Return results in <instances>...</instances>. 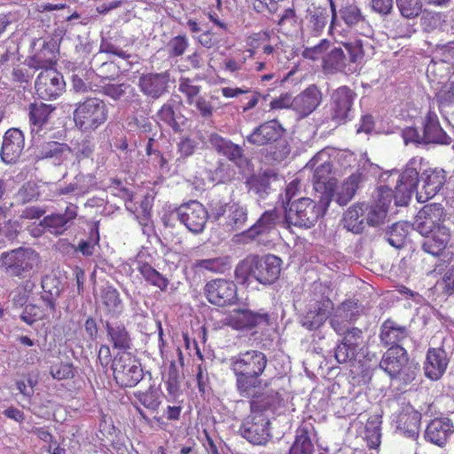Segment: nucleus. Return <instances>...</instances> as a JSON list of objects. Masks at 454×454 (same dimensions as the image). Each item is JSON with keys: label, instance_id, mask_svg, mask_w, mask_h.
I'll return each mask as SVG.
<instances>
[{"label": "nucleus", "instance_id": "f257e3e1", "mask_svg": "<svg viewBox=\"0 0 454 454\" xmlns=\"http://www.w3.org/2000/svg\"><path fill=\"white\" fill-rule=\"evenodd\" d=\"M268 364L264 353L255 349L241 351L229 359V368L235 377V387L239 396L253 395L262 386V376Z\"/></svg>", "mask_w": 454, "mask_h": 454}, {"label": "nucleus", "instance_id": "f03ea898", "mask_svg": "<svg viewBox=\"0 0 454 454\" xmlns=\"http://www.w3.org/2000/svg\"><path fill=\"white\" fill-rule=\"evenodd\" d=\"M333 148L326 147L314 155V209L317 216L326 213L333 200L337 178L333 170Z\"/></svg>", "mask_w": 454, "mask_h": 454}, {"label": "nucleus", "instance_id": "7ed1b4c3", "mask_svg": "<svg viewBox=\"0 0 454 454\" xmlns=\"http://www.w3.org/2000/svg\"><path fill=\"white\" fill-rule=\"evenodd\" d=\"M281 270L282 260L277 255L250 254L237 265L235 277L242 284L254 278L258 283L268 286L278 279Z\"/></svg>", "mask_w": 454, "mask_h": 454}, {"label": "nucleus", "instance_id": "20e7f679", "mask_svg": "<svg viewBox=\"0 0 454 454\" xmlns=\"http://www.w3.org/2000/svg\"><path fill=\"white\" fill-rule=\"evenodd\" d=\"M402 137L406 145H450L451 137L446 134L440 125L437 114L428 111L421 121V126L407 127L403 129Z\"/></svg>", "mask_w": 454, "mask_h": 454}, {"label": "nucleus", "instance_id": "39448f33", "mask_svg": "<svg viewBox=\"0 0 454 454\" xmlns=\"http://www.w3.org/2000/svg\"><path fill=\"white\" fill-rule=\"evenodd\" d=\"M75 127L82 132L90 133L108 119L106 104L98 98H89L76 105L74 111Z\"/></svg>", "mask_w": 454, "mask_h": 454}, {"label": "nucleus", "instance_id": "423d86ee", "mask_svg": "<svg viewBox=\"0 0 454 454\" xmlns=\"http://www.w3.org/2000/svg\"><path fill=\"white\" fill-rule=\"evenodd\" d=\"M115 383L121 388L134 387L144 378L139 359L130 352L120 351L111 364Z\"/></svg>", "mask_w": 454, "mask_h": 454}, {"label": "nucleus", "instance_id": "0eeeda50", "mask_svg": "<svg viewBox=\"0 0 454 454\" xmlns=\"http://www.w3.org/2000/svg\"><path fill=\"white\" fill-rule=\"evenodd\" d=\"M223 322L235 331L250 332L270 325V316L263 309L255 311L247 308H238L230 310Z\"/></svg>", "mask_w": 454, "mask_h": 454}, {"label": "nucleus", "instance_id": "6e6552de", "mask_svg": "<svg viewBox=\"0 0 454 454\" xmlns=\"http://www.w3.org/2000/svg\"><path fill=\"white\" fill-rule=\"evenodd\" d=\"M422 161V158L411 159L398 175L395 185L396 205H406L412 193L420 191L419 185L421 183Z\"/></svg>", "mask_w": 454, "mask_h": 454}, {"label": "nucleus", "instance_id": "1a4fd4ad", "mask_svg": "<svg viewBox=\"0 0 454 454\" xmlns=\"http://www.w3.org/2000/svg\"><path fill=\"white\" fill-rule=\"evenodd\" d=\"M36 254L31 249L18 248L4 252L0 257V269L12 278H25L34 268Z\"/></svg>", "mask_w": 454, "mask_h": 454}, {"label": "nucleus", "instance_id": "9d476101", "mask_svg": "<svg viewBox=\"0 0 454 454\" xmlns=\"http://www.w3.org/2000/svg\"><path fill=\"white\" fill-rule=\"evenodd\" d=\"M204 294L209 303L219 307L234 305L239 300L236 284L225 278H215L207 282Z\"/></svg>", "mask_w": 454, "mask_h": 454}, {"label": "nucleus", "instance_id": "9b49d317", "mask_svg": "<svg viewBox=\"0 0 454 454\" xmlns=\"http://www.w3.org/2000/svg\"><path fill=\"white\" fill-rule=\"evenodd\" d=\"M239 433L254 445H265L270 439V419L266 414L250 412L243 420Z\"/></svg>", "mask_w": 454, "mask_h": 454}, {"label": "nucleus", "instance_id": "f8f14e48", "mask_svg": "<svg viewBox=\"0 0 454 454\" xmlns=\"http://www.w3.org/2000/svg\"><path fill=\"white\" fill-rule=\"evenodd\" d=\"M356 94L347 86L338 88L332 95V124L328 125L331 130L338 124L344 123L353 117V103Z\"/></svg>", "mask_w": 454, "mask_h": 454}, {"label": "nucleus", "instance_id": "ddd939ff", "mask_svg": "<svg viewBox=\"0 0 454 454\" xmlns=\"http://www.w3.org/2000/svg\"><path fill=\"white\" fill-rule=\"evenodd\" d=\"M444 208L440 203H431L424 206L415 216L412 230L421 235H427L438 228H444Z\"/></svg>", "mask_w": 454, "mask_h": 454}, {"label": "nucleus", "instance_id": "4468645a", "mask_svg": "<svg viewBox=\"0 0 454 454\" xmlns=\"http://www.w3.org/2000/svg\"><path fill=\"white\" fill-rule=\"evenodd\" d=\"M77 208L76 205L70 204L64 214L45 215L38 226L31 231L32 234L39 236L43 231H47L55 236L62 235L67 230L69 223L76 218Z\"/></svg>", "mask_w": 454, "mask_h": 454}, {"label": "nucleus", "instance_id": "2eb2a0df", "mask_svg": "<svg viewBox=\"0 0 454 454\" xmlns=\"http://www.w3.org/2000/svg\"><path fill=\"white\" fill-rule=\"evenodd\" d=\"M63 75L56 68L43 70L35 80V90L39 98L51 100L59 97L65 90Z\"/></svg>", "mask_w": 454, "mask_h": 454}, {"label": "nucleus", "instance_id": "dca6fc26", "mask_svg": "<svg viewBox=\"0 0 454 454\" xmlns=\"http://www.w3.org/2000/svg\"><path fill=\"white\" fill-rule=\"evenodd\" d=\"M176 214L179 221L193 233L202 232L208 219L207 210L197 200L181 205Z\"/></svg>", "mask_w": 454, "mask_h": 454}, {"label": "nucleus", "instance_id": "f3484780", "mask_svg": "<svg viewBox=\"0 0 454 454\" xmlns=\"http://www.w3.org/2000/svg\"><path fill=\"white\" fill-rule=\"evenodd\" d=\"M170 73L164 71L160 73L142 74L138 79V88L146 97L158 99L168 92Z\"/></svg>", "mask_w": 454, "mask_h": 454}, {"label": "nucleus", "instance_id": "a211bd4d", "mask_svg": "<svg viewBox=\"0 0 454 454\" xmlns=\"http://www.w3.org/2000/svg\"><path fill=\"white\" fill-rule=\"evenodd\" d=\"M446 172L442 168L422 169L421 187L417 191L419 202H426L434 197L446 183Z\"/></svg>", "mask_w": 454, "mask_h": 454}, {"label": "nucleus", "instance_id": "6ab92c4d", "mask_svg": "<svg viewBox=\"0 0 454 454\" xmlns=\"http://www.w3.org/2000/svg\"><path fill=\"white\" fill-rule=\"evenodd\" d=\"M367 181V175L364 169L358 168L348 176L333 192L335 201L340 206H346L355 197L356 192L361 189Z\"/></svg>", "mask_w": 454, "mask_h": 454}, {"label": "nucleus", "instance_id": "aec40b11", "mask_svg": "<svg viewBox=\"0 0 454 454\" xmlns=\"http://www.w3.org/2000/svg\"><path fill=\"white\" fill-rule=\"evenodd\" d=\"M25 146L24 135L19 129H8L3 140L1 158L6 163H14L20 157Z\"/></svg>", "mask_w": 454, "mask_h": 454}, {"label": "nucleus", "instance_id": "412c9836", "mask_svg": "<svg viewBox=\"0 0 454 454\" xmlns=\"http://www.w3.org/2000/svg\"><path fill=\"white\" fill-rule=\"evenodd\" d=\"M260 389L255 388L253 395L243 396L250 398V412L255 414H265L269 411L274 412L282 403L279 393L275 390L260 392Z\"/></svg>", "mask_w": 454, "mask_h": 454}, {"label": "nucleus", "instance_id": "4be33fe9", "mask_svg": "<svg viewBox=\"0 0 454 454\" xmlns=\"http://www.w3.org/2000/svg\"><path fill=\"white\" fill-rule=\"evenodd\" d=\"M284 129L275 120L265 121L247 137L249 144L262 146L271 145L281 138Z\"/></svg>", "mask_w": 454, "mask_h": 454}, {"label": "nucleus", "instance_id": "5701e85b", "mask_svg": "<svg viewBox=\"0 0 454 454\" xmlns=\"http://www.w3.org/2000/svg\"><path fill=\"white\" fill-rule=\"evenodd\" d=\"M310 203L311 200L309 198H300L292 202L286 212V224L306 229L310 228L312 226V221L309 217L312 213V208L309 207Z\"/></svg>", "mask_w": 454, "mask_h": 454}, {"label": "nucleus", "instance_id": "b1692460", "mask_svg": "<svg viewBox=\"0 0 454 454\" xmlns=\"http://www.w3.org/2000/svg\"><path fill=\"white\" fill-rule=\"evenodd\" d=\"M454 433V425L448 418H437L430 421L425 431V439L443 447Z\"/></svg>", "mask_w": 454, "mask_h": 454}, {"label": "nucleus", "instance_id": "393cba45", "mask_svg": "<svg viewBox=\"0 0 454 454\" xmlns=\"http://www.w3.org/2000/svg\"><path fill=\"white\" fill-rule=\"evenodd\" d=\"M449 364L447 353L442 348H430L424 363V373L431 380H438L444 374Z\"/></svg>", "mask_w": 454, "mask_h": 454}, {"label": "nucleus", "instance_id": "a878e982", "mask_svg": "<svg viewBox=\"0 0 454 454\" xmlns=\"http://www.w3.org/2000/svg\"><path fill=\"white\" fill-rule=\"evenodd\" d=\"M409 358L407 351L400 345L390 347L383 355L380 367L384 370L390 378H395L396 373L407 363Z\"/></svg>", "mask_w": 454, "mask_h": 454}, {"label": "nucleus", "instance_id": "bb28decb", "mask_svg": "<svg viewBox=\"0 0 454 454\" xmlns=\"http://www.w3.org/2000/svg\"><path fill=\"white\" fill-rule=\"evenodd\" d=\"M424 237L421 242V247L426 252L434 256H439L446 248L450 240V231L448 228H438L434 231Z\"/></svg>", "mask_w": 454, "mask_h": 454}, {"label": "nucleus", "instance_id": "cd10ccee", "mask_svg": "<svg viewBox=\"0 0 454 454\" xmlns=\"http://www.w3.org/2000/svg\"><path fill=\"white\" fill-rule=\"evenodd\" d=\"M195 273L205 274L207 272L213 274H223L231 269V261L230 256H218L207 259L196 260L192 266Z\"/></svg>", "mask_w": 454, "mask_h": 454}, {"label": "nucleus", "instance_id": "c85d7f7f", "mask_svg": "<svg viewBox=\"0 0 454 454\" xmlns=\"http://www.w3.org/2000/svg\"><path fill=\"white\" fill-rule=\"evenodd\" d=\"M406 326L398 325L392 319L385 320L380 325V339L385 347H393L408 337Z\"/></svg>", "mask_w": 454, "mask_h": 454}, {"label": "nucleus", "instance_id": "c756f323", "mask_svg": "<svg viewBox=\"0 0 454 454\" xmlns=\"http://www.w3.org/2000/svg\"><path fill=\"white\" fill-rule=\"evenodd\" d=\"M209 143L218 153L227 157L231 161L237 162L243 157V149L239 145L221 137L217 133L210 135Z\"/></svg>", "mask_w": 454, "mask_h": 454}, {"label": "nucleus", "instance_id": "7c9ffc66", "mask_svg": "<svg viewBox=\"0 0 454 454\" xmlns=\"http://www.w3.org/2000/svg\"><path fill=\"white\" fill-rule=\"evenodd\" d=\"M278 218L279 213L276 208L267 210L244 232V235L254 239L262 234L268 233L276 227Z\"/></svg>", "mask_w": 454, "mask_h": 454}, {"label": "nucleus", "instance_id": "2f4dec72", "mask_svg": "<svg viewBox=\"0 0 454 454\" xmlns=\"http://www.w3.org/2000/svg\"><path fill=\"white\" fill-rule=\"evenodd\" d=\"M344 227L355 234L362 233L365 229V216L363 211V203H356L350 207L342 218Z\"/></svg>", "mask_w": 454, "mask_h": 454}, {"label": "nucleus", "instance_id": "473e14b6", "mask_svg": "<svg viewBox=\"0 0 454 454\" xmlns=\"http://www.w3.org/2000/svg\"><path fill=\"white\" fill-rule=\"evenodd\" d=\"M340 18L344 23L358 31L361 28L360 34H366L370 32V27L365 20V18L361 12V10L355 4H348L343 6L340 10Z\"/></svg>", "mask_w": 454, "mask_h": 454}, {"label": "nucleus", "instance_id": "72a5a7b5", "mask_svg": "<svg viewBox=\"0 0 454 454\" xmlns=\"http://www.w3.org/2000/svg\"><path fill=\"white\" fill-rule=\"evenodd\" d=\"M55 107L43 102H35L29 105V121L32 131H39L48 121Z\"/></svg>", "mask_w": 454, "mask_h": 454}, {"label": "nucleus", "instance_id": "f704fd0d", "mask_svg": "<svg viewBox=\"0 0 454 454\" xmlns=\"http://www.w3.org/2000/svg\"><path fill=\"white\" fill-rule=\"evenodd\" d=\"M100 299L106 313L118 317L123 309L120 294L113 286H107L101 290Z\"/></svg>", "mask_w": 454, "mask_h": 454}, {"label": "nucleus", "instance_id": "c9c22d12", "mask_svg": "<svg viewBox=\"0 0 454 454\" xmlns=\"http://www.w3.org/2000/svg\"><path fill=\"white\" fill-rule=\"evenodd\" d=\"M106 332L113 344V347L117 349L126 351L130 348L131 339L129 332L122 324L110 325L106 323Z\"/></svg>", "mask_w": 454, "mask_h": 454}, {"label": "nucleus", "instance_id": "e433bc0d", "mask_svg": "<svg viewBox=\"0 0 454 454\" xmlns=\"http://www.w3.org/2000/svg\"><path fill=\"white\" fill-rule=\"evenodd\" d=\"M411 230L412 225L407 222L395 223L386 231V239L392 247L401 248Z\"/></svg>", "mask_w": 454, "mask_h": 454}, {"label": "nucleus", "instance_id": "4c0bfd02", "mask_svg": "<svg viewBox=\"0 0 454 454\" xmlns=\"http://www.w3.org/2000/svg\"><path fill=\"white\" fill-rule=\"evenodd\" d=\"M319 61L325 73H334L345 67L346 56L342 49L333 47L325 55L321 56Z\"/></svg>", "mask_w": 454, "mask_h": 454}, {"label": "nucleus", "instance_id": "58836bf2", "mask_svg": "<svg viewBox=\"0 0 454 454\" xmlns=\"http://www.w3.org/2000/svg\"><path fill=\"white\" fill-rule=\"evenodd\" d=\"M247 219L248 210L246 206L238 202L231 203L229 206L225 224L231 231L241 230L246 225Z\"/></svg>", "mask_w": 454, "mask_h": 454}, {"label": "nucleus", "instance_id": "ea45409f", "mask_svg": "<svg viewBox=\"0 0 454 454\" xmlns=\"http://www.w3.org/2000/svg\"><path fill=\"white\" fill-rule=\"evenodd\" d=\"M69 146L65 143L57 141L43 142L35 148V157L38 160L60 159L63 154L69 152Z\"/></svg>", "mask_w": 454, "mask_h": 454}, {"label": "nucleus", "instance_id": "a19ab883", "mask_svg": "<svg viewBox=\"0 0 454 454\" xmlns=\"http://www.w3.org/2000/svg\"><path fill=\"white\" fill-rule=\"evenodd\" d=\"M137 269L147 283L160 288L161 291L167 290L168 280L151 264L139 262Z\"/></svg>", "mask_w": 454, "mask_h": 454}, {"label": "nucleus", "instance_id": "79ce46f5", "mask_svg": "<svg viewBox=\"0 0 454 454\" xmlns=\"http://www.w3.org/2000/svg\"><path fill=\"white\" fill-rule=\"evenodd\" d=\"M381 419L379 416H372L365 424L364 439L371 449H375L380 444Z\"/></svg>", "mask_w": 454, "mask_h": 454}, {"label": "nucleus", "instance_id": "37998d69", "mask_svg": "<svg viewBox=\"0 0 454 454\" xmlns=\"http://www.w3.org/2000/svg\"><path fill=\"white\" fill-rule=\"evenodd\" d=\"M363 211L365 216V226L376 227L385 223L387 211L384 209V206L363 203Z\"/></svg>", "mask_w": 454, "mask_h": 454}, {"label": "nucleus", "instance_id": "c03bdc74", "mask_svg": "<svg viewBox=\"0 0 454 454\" xmlns=\"http://www.w3.org/2000/svg\"><path fill=\"white\" fill-rule=\"evenodd\" d=\"M290 153L288 143L279 138L277 142L270 145L267 149L265 159L270 164L279 163L283 161Z\"/></svg>", "mask_w": 454, "mask_h": 454}, {"label": "nucleus", "instance_id": "a18cd8bd", "mask_svg": "<svg viewBox=\"0 0 454 454\" xmlns=\"http://www.w3.org/2000/svg\"><path fill=\"white\" fill-rule=\"evenodd\" d=\"M288 454H312V441L309 431L299 428Z\"/></svg>", "mask_w": 454, "mask_h": 454}, {"label": "nucleus", "instance_id": "49530a36", "mask_svg": "<svg viewBox=\"0 0 454 454\" xmlns=\"http://www.w3.org/2000/svg\"><path fill=\"white\" fill-rule=\"evenodd\" d=\"M293 107L301 118L307 117L312 113V89L310 87L293 98Z\"/></svg>", "mask_w": 454, "mask_h": 454}, {"label": "nucleus", "instance_id": "de8ad7c7", "mask_svg": "<svg viewBox=\"0 0 454 454\" xmlns=\"http://www.w3.org/2000/svg\"><path fill=\"white\" fill-rule=\"evenodd\" d=\"M48 55L53 56L52 51L46 48L40 50L34 56L29 58L28 66L36 70L55 68L56 61L51 57H48Z\"/></svg>", "mask_w": 454, "mask_h": 454}, {"label": "nucleus", "instance_id": "09e8293b", "mask_svg": "<svg viewBox=\"0 0 454 454\" xmlns=\"http://www.w3.org/2000/svg\"><path fill=\"white\" fill-rule=\"evenodd\" d=\"M400 14L405 19L417 18L422 12L421 0H395Z\"/></svg>", "mask_w": 454, "mask_h": 454}, {"label": "nucleus", "instance_id": "8fccbe9b", "mask_svg": "<svg viewBox=\"0 0 454 454\" xmlns=\"http://www.w3.org/2000/svg\"><path fill=\"white\" fill-rule=\"evenodd\" d=\"M50 374L54 380H73L76 374V369L70 362H59L51 365Z\"/></svg>", "mask_w": 454, "mask_h": 454}, {"label": "nucleus", "instance_id": "3c124183", "mask_svg": "<svg viewBox=\"0 0 454 454\" xmlns=\"http://www.w3.org/2000/svg\"><path fill=\"white\" fill-rule=\"evenodd\" d=\"M189 47V39L185 35H178L172 37L168 44L167 51L169 58L183 56Z\"/></svg>", "mask_w": 454, "mask_h": 454}, {"label": "nucleus", "instance_id": "603ef678", "mask_svg": "<svg viewBox=\"0 0 454 454\" xmlns=\"http://www.w3.org/2000/svg\"><path fill=\"white\" fill-rule=\"evenodd\" d=\"M16 197L21 204L37 200L40 197L39 187L34 182H27L19 189Z\"/></svg>", "mask_w": 454, "mask_h": 454}, {"label": "nucleus", "instance_id": "864d4df0", "mask_svg": "<svg viewBox=\"0 0 454 454\" xmlns=\"http://www.w3.org/2000/svg\"><path fill=\"white\" fill-rule=\"evenodd\" d=\"M48 316L45 309L35 304H27L20 314V319L32 325L34 323L44 319Z\"/></svg>", "mask_w": 454, "mask_h": 454}, {"label": "nucleus", "instance_id": "5fc2aeb1", "mask_svg": "<svg viewBox=\"0 0 454 454\" xmlns=\"http://www.w3.org/2000/svg\"><path fill=\"white\" fill-rule=\"evenodd\" d=\"M134 396L144 405L146 409L151 411H157L160 404V396L156 390L149 388L148 390L137 391L134 393Z\"/></svg>", "mask_w": 454, "mask_h": 454}, {"label": "nucleus", "instance_id": "6e6d98bb", "mask_svg": "<svg viewBox=\"0 0 454 454\" xmlns=\"http://www.w3.org/2000/svg\"><path fill=\"white\" fill-rule=\"evenodd\" d=\"M333 309V303L328 297H323L317 301L314 307V325H321L325 322Z\"/></svg>", "mask_w": 454, "mask_h": 454}, {"label": "nucleus", "instance_id": "4d7b16f0", "mask_svg": "<svg viewBox=\"0 0 454 454\" xmlns=\"http://www.w3.org/2000/svg\"><path fill=\"white\" fill-rule=\"evenodd\" d=\"M435 289L444 296L454 294V264L443 273L435 284Z\"/></svg>", "mask_w": 454, "mask_h": 454}, {"label": "nucleus", "instance_id": "13d9d810", "mask_svg": "<svg viewBox=\"0 0 454 454\" xmlns=\"http://www.w3.org/2000/svg\"><path fill=\"white\" fill-rule=\"evenodd\" d=\"M34 287L35 284L30 280H26L19 285L12 292L13 304L20 307L25 305Z\"/></svg>", "mask_w": 454, "mask_h": 454}, {"label": "nucleus", "instance_id": "bf43d9fd", "mask_svg": "<svg viewBox=\"0 0 454 454\" xmlns=\"http://www.w3.org/2000/svg\"><path fill=\"white\" fill-rule=\"evenodd\" d=\"M178 90L186 97V103L192 105L193 100L199 97L201 87L194 84L190 78L181 77L179 79Z\"/></svg>", "mask_w": 454, "mask_h": 454}, {"label": "nucleus", "instance_id": "052dcab7", "mask_svg": "<svg viewBox=\"0 0 454 454\" xmlns=\"http://www.w3.org/2000/svg\"><path fill=\"white\" fill-rule=\"evenodd\" d=\"M157 115L161 121L172 128L175 132L181 131L180 125L176 120V114L172 104L166 103L162 105L158 111Z\"/></svg>", "mask_w": 454, "mask_h": 454}, {"label": "nucleus", "instance_id": "680f3d73", "mask_svg": "<svg viewBox=\"0 0 454 454\" xmlns=\"http://www.w3.org/2000/svg\"><path fill=\"white\" fill-rule=\"evenodd\" d=\"M344 48L347 51L349 58V61L352 63L360 62L364 55V42L360 38H356L353 41L345 43Z\"/></svg>", "mask_w": 454, "mask_h": 454}, {"label": "nucleus", "instance_id": "e2e57ef3", "mask_svg": "<svg viewBox=\"0 0 454 454\" xmlns=\"http://www.w3.org/2000/svg\"><path fill=\"white\" fill-rule=\"evenodd\" d=\"M419 371V364L414 360H410L408 358L407 363L403 364V368H401L400 372L396 373V376H395L394 379H397L402 380L403 383L408 384L415 380Z\"/></svg>", "mask_w": 454, "mask_h": 454}, {"label": "nucleus", "instance_id": "0e129e2a", "mask_svg": "<svg viewBox=\"0 0 454 454\" xmlns=\"http://www.w3.org/2000/svg\"><path fill=\"white\" fill-rule=\"evenodd\" d=\"M363 332L357 327L348 328L343 333L342 342L345 343V345H348V347L352 348L356 352L360 345L363 343Z\"/></svg>", "mask_w": 454, "mask_h": 454}, {"label": "nucleus", "instance_id": "69168bd1", "mask_svg": "<svg viewBox=\"0 0 454 454\" xmlns=\"http://www.w3.org/2000/svg\"><path fill=\"white\" fill-rule=\"evenodd\" d=\"M273 33L269 30H262L257 33H254L247 39V44L254 48L258 49L262 47L266 43L271 42L273 39H278V36H272Z\"/></svg>", "mask_w": 454, "mask_h": 454}, {"label": "nucleus", "instance_id": "338daca9", "mask_svg": "<svg viewBox=\"0 0 454 454\" xmlns=\"http://www.w3.org/2000/svg\"><path fill=\"white\" fill-rule=\"evenodd\" d=\"M196 148L197 144L195 140L187 137H182L177 144V152L179 153L177 160H184L192 156L195 153Z\"/></svg>", "mask_w": 454, "mask_h": 454}, {"label": "nucleus", "instance_id": "774afa93", "mask_svg": "<svg viewBox=\"0 0 454 454\" xmlns=\"http://www.w3.org/2000/svg\"><path fill=\"white\" fill-rule=\"evenodd\" d=\"M435 98L440 106L454 104V82L444 85Z\"/></svg>", "mask_w": 454, "mask_h": 454}]
</instances>
